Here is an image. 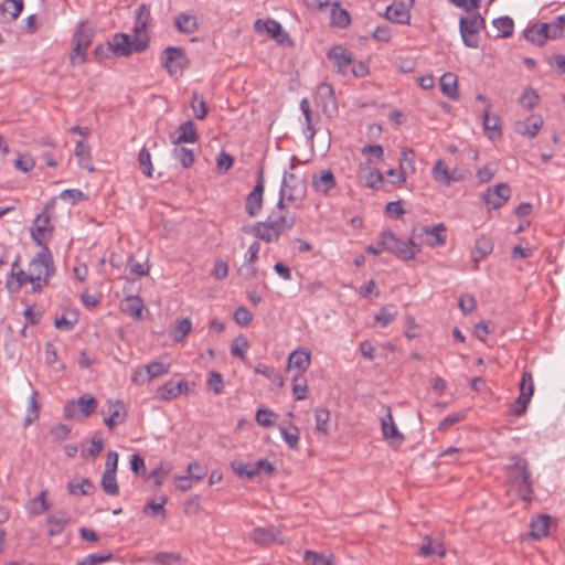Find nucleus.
<instances>
[{
	"instance_id": "9d476101",
	"label": "nucleus",
	"mask_w": 565,
	"mask_h": 565,
	"mask_svg": "<svg viewBox=\"0 0 565 565\" xmlns=\"http://www.w3.org/2000/svg\"><path fill=\"white\" fill-rule=\"evenodd\" d=\"M265 190L264 170L257 172L256 184L245 201V211L250 216H256L263 207V196Z\"/></svg>"
},
{
	"instance_id": "423d86ee",
	"label": "nucleus",
	"mask_w": 565,
	"mask_h": 565,
	"mask_svg": "<svg viewBox=\"0 0 565 565\" xmlns=\"http://www.w3.org/2000/svg\"><path fill=\"white\" fill-rule=\"evenodd\" d=\"M97 408V401L89 394H84L77 399L66 402L63 408V415L66 419L76 418L78 413L84 417H88L95 413Z\"/></svg>"
},
{
	"instance_id": "0eeeda50",
	"label": "nucleus",
	"mask_w": 565,
	"mask_h": 565,
	"mask_svg": "<svg viewBox=\"0 0 565 565\" xmlns=\"http://www.w3.org/2000/svg\"><path fill=\"white\" fill-rule=\"evenodd\" d=\"M383 244L387 245V250L395 254L402 260H409L415 257V252L412 246L419 250V246L412 239L404 242L398 238L393 232H383Z\"/></svg>"
},
{
	"instance_id": "c85d7f7f",
	"label": "nucleus",
	"mask_w": 565,
	"mask_h": 565,
	"mask_svg": "<svg viewBox=\"0 0 565 565\" xmlns=\"http://www.w3.org/2000/svg\"><path fill=\"white\" fill-rule=\"evenodd\" d=\"M46 495L47 491L41 490L35 498L30 499L26 502L25 509L29 512V514L33 516L40 515L50 509L51 504L47 502Z\"/></svg>"
},
{
	"instance_id": "ea45409f",
	"label": "nucleus",
	"mask_w": 565,
	"mask_h": 565,
	"mask_svg": "<svg viewBox=\"0 0 565 565\" xmlns=\"http://www.w3.org/2000/svg\"><path fill=\"white\" fill-rule=\"evenodd\" d=\"M493 250V243L491 238L487 236H481L476 241V246L473 250V260L475 263L480 262L487 255H489Z\"/></svg>"
},
{
	"instance_id": "8fccbe9b",
	"label": "nucleus",
	"mask_w": 565,
	"mask_h": 565,
	"mask_svg": "<svg viewBox=\"0 0 565 565\" xmlns=\"http://www.w3.org/2000/svg\"><path fill=\"white\" fill-rule=\"evenodd\" d=\"M250 539L259 545H266L275 541V533L273 529L257 527L250 533Z\"/></svg>"
},
{
	"instance_id": "864d4df0",
	"label": "nucleus",
	"mask_w": 565,
	"mask_h": 565,
	"mask_svg": "<svg viewBox=\"0 0 565 565\" xmlns=\"http://www.w3.org/2000/svg\"><path fill=\"white\" fill-rule=\"evenodd\" d=\"M280 434L282 439L291 449H297L299 445V429L296 426L280 427Z\"/></svg>"
},
{
	"instance_id": "f257e3e1",
	"label": "nucleus",
	"mask_w": 565,
	"mask_h": 565,
	"mask_svg": "<svg viewBox=\"0 0 565 565\" xmlns=\"http://www.w3.org/2000/svg\"><path fill=\"white\" fill-rule=\"evenodd\" d=\"M513 460L514 462L508 468L509 482L522 500L529 501L533 495V482L527 461L520 457H515Z\"/></svg>"
},
{
	"instance_id": "4d7b16f0",
	"label": "nucleus",
	"mask_w": 565,
	"mask_h": 565,
	"mask_svg": "<svg viewBox=\"0 0 565 565\" xmlns=\"http://www.w3.org/2000/svg\"><path fill=\"white\" fill-rule=\"evenodd\" d=\"M138 163H139L140 169L142 170L145 175H147V177H151L152 175L153 166H152V162H151V154L148 151V149L142 148L139 151Z\"/></svg>"
},
{
	"instance_id": "a211bd4d",
	"label": "nucleus",
	"mask_w": 565,
	"mask_h": 565,
	"mask_svg": "<svg viewBox=\"0 0 565 565\" xmlns=\"http://www.w3.org/2000/svg\"><path fill=\"white\" fill-rule=\"evenodd\" d=\"M310 353L306 350H295L290 353L288 358L289 367L296 369V374L294 375V380L297 381L298 377H302L303 373L310 365Z\"/></svg>"
},
{
	"instance_id": "cd10ccee",
	"label": "nucleus",
	"mask_w": 565,
	"mask_h": 565,
	"mask_svg": "<svg viewBox=\"0 0 565 565\" xmlns=\"http://www.w3.org/2000/svg\"><path fill=\"white\" fill-rule=\"evenodd\" d=\"M255 28L257 31H266L273 39H275L279 43H282V41H284L282 38L288 36L282 31L280 23L275 20L263 21V20L258 19L255 22Z\"/></svg>"
},
{
	"instance_id": "680f3d73",
	"label": "nucleus",
	"mask_w": 565,
	"mask_h": 565,
	"mask_svg": "<svg viewBox=\"0 0 565 565\" xmlns=\"http://www.w3.org/2000/svg\"><path fill=\"white\" fill-rule=\"evenodd\" d=\"M170 471L171 466L169 463L161 462L156 469L151 471L150 478L154 480L156 486H161Z\"/></svg>"
},
{
	"instance_id": "a878e982",
	"label": "nucleus",
	"mask_w": 565,
	"mask_h": 565,
	"mask_svg": "<svg viewBox=\"0 0 565 565\" xmlns=\"http://www.w3.org/2000/svg\"><path fill=\"white\" fill-rule=\"evenodd\" d=\"M178 137L172 139V143H194L199 140L195 125L192 120L181 124L177 129Z\"/></svg>"
},
{
	"instance_id": "b1692460",
	"label": "nucleus",
	"mask_w": 565,
	"mask_h": 565,
	"mask_svg": "<svg viewBox=\"0 0 565 565\" xmlns=\"http://www.w3.org/2000/svg\"><path fill=\"white\" fill-rule=\"evenodd\" d=\"M70 521V515L66 511L57 510L49 513L46 515V523L50 525L49 527V535L55 536L60 535L63 531L65 525Z\"/></svg>"
},
{
	"instance_id": "2f4dec72",
	"label": "nucleus",
	"mask_w": 565,
	"mask_h": 565,
	"mask_svg": "<svg viewBox=\"0 0 565 565\" xmlns=\"http://www.w3.org/2000/svg\"><path fill=\"white\" fill-rule=\"evenodd\" d=\"M551 518L547 514H540L532 520L530 524V534L532 537L540 540L547 536L550 530Z\"/></svg>"
},
{
	"instance_id": "a18cd8bd",
	"label": "nucleus",
	"mask_w": 565,
	"mask_h": 565,
	"mask_svg": "<svg viewBox=\"0 0 565 565\" xmlns=\"http://www.w3.org/2000/svg\"><path fill=\"white\" fill-rule=\"evenodd\" d=\"M40 415V404L38 402V392L33 391L29 398V406L24 418V426L28 427L34 423Z\"/></svg>"
},
{
	"instance_id": "a19ab883",
	"label": "nucleus",
	"mask_w": 565,
	"mask_h": 565,
	"mask_svg": "<svg viewBox=\"0 0 565 565\" xmlns=\"http://www.w3.org/2000/svg\"><path fill=\"white\" fill-rule=\"evenodd\" d=\"M351 22L350 15L345 9L340 7L339 2L332 3L331 23L338 28H347Z\"/></svg>"
},
{
	"instance_id": "13d9d810",
	"label": "nucleus",
	"mask_w": 565,
	"mask_h": 565,
	"mask_svg": "<svg viewBox=\"0 0 565 565\" xmlns=\"http://www.w3.org/2000/svg\"><path fill=\"white\" fill-rule=\"evenodd\" d=\"M539 94L533 88H525L521 95L519 103L521 106L532 109L537 105Z\"/></svg>"
},
{
	"instance_id": "393cba45",
	"label": "nucleus",
	"mask_w": 565,
	"mask_h": 565,
	"mask_svg": "<svg viewBox=\"0 0 565 565\" xmlns=\"http://www.w3.org/2000/svg\"><path fill=\"white\" fill-rule=\"evenodd\" d=\"M20 257L18 256L12 264V269L9 279L7 280V288L10 292H18L23 285L29 282V273L23 269H17Z\"/></svg>"
},
{
	"instance_id": "58836bf2",
	"label": "nucleus",
	"mask_w": 565,
	"mask_h": 565,
	"mask_svg": "<svg viewBox=\"0 0 565 565\" xmlns=\"http://www.w3.org/2000/svg\"><path fill=\"white\" fill-rule=\"evenodd\" d=\"M398 315L397 307L395 305H387L382 307L375 315L374 319L381 327H387L395 320Z\"/></svg>"
},
{
	"instance_id": "052dcab7",
	"label": "nucleus",
	"mask_w": 565,
	"mask_h": 565,
	"mask_svg": "<svg viewBox=\"0 0 565 565\" xmlns=\"http://www.w3.org/2000/svg\"><path fill=\"white\" fill-rule=\"evenodd\" d=\"M531 401H527L523 394H519L514 403L510 406V413L513 416L520 417L527 411V406Z\"/></svg>"
},
{
	"instance_id": "4c0bfd02",
	"label": "nucleus",
	"mask_w": 565,
	"mask_h": 565,
	"mask_svg": "<svg viewBox=\"0 0 565 565\" xmlns=\"http://www.w3.org/2000/svg\"><path fill=\"white\" fill-rule=\"evenodd\" d=\"M493 28L497 30V38H509L513 34L514 22L510 17H500L492 21Z\"/></svg>"
},
{
	"instance_id": "5701e85b",
	"label": "nucleus",
	"mask_w": 565,
	"mask_h": 565,
	"mask_svg": "<svg viewBox=\"0 0 565 565\" xmlns=\"http://www.w3.org/2000/svg\"><path fill=\"white\" fill-rule=\"evenodd\" d=\"M416 171L415 152L413 149L404 148L401 151L398 183H404L408 174Z\"/></svg>"
},
{
	"instance_id": "c9c22d12",
	"label": "nucleus",
	"mask_w": 565,
	"mask_h": 565,
	"mask_svg": "<svg viewBox=\"0 0 565 565\" xmlns=\"http://www.w3.org/2000/svg\"><path fill=\"white\" fill-rule=\"evenodd\" d=\"M95 31L86 23H81L73 35V42L81 44L84 49H88L93 42Z\"/></svg>"
},
{
	"instance_id": "c03bdc74",
	"label": "nucleus",
	"mask_w": 565,
	"mask_h": 565,
	"mask_svg": "<svg viewBox=\"0 0 565 565\" xmlns=\"http://www.w3.org/2000/svg\"><path fill=\"white\" fill-rule=\"evenodd\" d=\"M424 234L433 238V241L429 242L430 246L444 245L446 243V227L443 223L433 227H425Z\"/></svg>"
},
{
	"instance_id": "6ab92c4d",
	"label": "nucleus",
	"mask_w": 565,
	"mask_h": 565,
	"mask_svg": "<svg viewBox=\"0 0 565 565\" xmlns=\"http://www.w3.org/2000/svg\"><path fill=\"white\" fill-rule=\"evenodd\" d=\"M107 49L117 55L129 56L135 51V41L131 42L125 33H117L108 42Z\"/></svg>"
},
{
	"instance_id": "c756f323",
	"label": "nucleus",
	"mask_w": 565,
	"mask_h": 565,
	"mask_svg": "<svg viewBox=\"0 0 565 565\" xmlns=\"http://www.w3.org/2000/svg\"><path fill=\"white\" fill-rule=\"evenodd\" d=\"M440 89L448 98L456 100L458 98V78L454 73H445L440 77Z\"/></svg>"
},
{
	"instance_id": "4468645a",
	"label": "nucleus",
	"mask_w": 565,
	"mask_h": 565,
	"mask_svg": "<svg viewBox=\"0 0 565 565\" xmlns=\"http://www.w3.org/2000/svg\"><path fill=\"white\" fill-rule=\"evenodd\" d=\"M102 413L105 415L104 423L110 430L117 425L125 423L127 418V411L121 401H108L107 409H103Z\"/></svg>"
},
{
	"instance_id": "69168bd1",
	"label": "nucleus",
	"mask_w": 565,
	"mask_h": 565,
	"mask_svg": "<svg viewBox=\"0 0 565 565\" xmlns=\"http://www.w3.org/2000/svg\"><path fill=\"white\" fill-rule=\"evenodd\" d=\"M207 386L210 390H212L214 392V394L218 395L223 392V386H224V383H223V377H222V374L216 372V371H211L209 373V379H207Z\"/></svg>"
},
{
	"instance_id": "4be33fe9",
	"label": "nucleus",
	"mask_w": 565,
	"mask_h": 565,
	"mask_svg": "<svg viewBox=\"0 0 565 565\" xmlns=\"http://www.w3.org/2000/svg\"><path fill=\"white\" fill-rule=\"evenodd\" d=\"M381 429L385 439H391L392 441H397L398 444L404 440V436L397 429L394 423L390 407H385V416L381 418Z\"/></svg>"
},
{
	"instance_id": "79ce46f5",
	"label": "nucleus",
	"mask_w": 565,
	"mask_h": 565,
	"mask_svg": "<svg viewBox=\"0 0 565 565\" xmlns=\"http://www.w3.org/2000/svg\"><path fill=\"white\" fill-rule=\"evenodd\" d=\"M75 156L77 158L78 164L87 169L88 171H94V168L89 166L90 162V149L87 143L82 140L76 142L75 147Z\"/></svg>"
},
{
	"instance_id": "e433bc0d",
	"label": "nucleus",
	"mask_w": 565,
	"mask_h": 565,
	"mask_svg": "<svg viewBox=\"0 0 565 565\" xmlns=\"http://www.w3.org/2000/svg\"><path fill=\"white\" fill-rule=\"evenodd\" d=\"M547 24L546 23H542V24H539V25H534L532 28H530L526 33H525V38L539 45V46H542L545 44L546 40L548 39V35H547Z\"/></svg>"
},
{
	"instance_id": "9b49d317",
	"label": "nucleus",
	"mask_w": 565,
	"mask_h": 565,
	"mask_svg": "<svg viewBox=\"0 0 565 565\" xmlns=\"http://www.w3.org/2000/svg\"><path fill=\"white\" fill-rule=\"evenodd\" d=\"M511 196V190L508 183H499L493 188H488L482 194V201L494 210L502 207Z\"/></svg>"
},
{
	"instance_id": "f03ea898",
	"label": "nucleus",
	"mask_w": 565,
	"mask_h": 565,
	"mask_svg": "<svg viewBox=\"0 0 565 565\" xmlns=\"http://www.w3.org/2000/svg\"><path fill=\"white\" fill-rule=\"evenodd\" d=\"M294 215H279L277 217L271 213L266 221L257 222V238L270 244L279 241L281 234L295 226Z\"/></svg>"
},
{
	"instance_id": "603ef678",
	"label": "nucleus",
	"mask_w": 565,
	"mask_h": 565,
	"mask_svg": "<svg viewBox=\"0 0 565 565\" xmlns=\"http://www.w3.org/2000/svg\"><path fill=\"white\" fill-rule=\"evenodd\" d=\"M305 561L310 563L311 565H335L333 556H324L321 553L307 550L303 554Z\"/></svg>"
},
{
	"instance_id": "ddd939ff",
	"label": "nucleus",
	"mask_w": 565,
	"mask_h": 565,
	"mask_svg": "<svg viewBox=\"0 0 565 565\" xmlns=\"http://www.w3.org/2000/svg\"><path fill=\"white\" fill-rule=\"evenodd\" d=\"M328 58L332 61L337 72L347 75L353 62V54L341 45L333 46L328 52Z\"/></svg>"
},
{
	"instance_id": "49530a36",
	"label": "nucleus",
	"mask_w": 565,
	"mask_h": 565,
	"mask_svg": "<svg viewBox=\"0 0 565 565\" xmlns=\"http://www.w3.org/2000/svg\"><path fill=\"white\" fill-rule=\"evenodd\" d=\"M316 429L323 435L329 434L330 412L324 407H318L315 412Z\"/></svg>"
},
{
	"instance_id": "412c9836",
	"label": "nucleus",
	"mask_w": 565,
	"mask_h": 565,
	"mask_svg": "<svg viewBox=\"0 0 565 565\" xmlns=\"http://www.w3.org/2000/svg\"><path fill=\"white\" fill-rule=\"evenodd\" d=\"M543 126V119L539 115H531L524 120L515 122V131L522 136L534 138Z\"/></svg>"
},
{
	"instance_id": "2eb2a0df",
	"label": "nucleus",
	"mask_w": 565,
	"mask_h": 565,
	"mask_svg": "<svg viewBox=\"0 0 565 565\" xmlns=\"http://www.w3.org/2000/svg\"><path fill=\"white\" fill-rule=\"evenodd\" d=\"M52 231L53 227L50 224V216L46 211H43L33 221L31 236L39 246H47L44 239L46 234H51Z\"/></svg>"
},
{
	"instance_id": "6e6552de",
	"label": "nucleus",
	"mask_w": 565,
	"mask_h": 565,
	"mask_svg": "<svg viewBox=\"0 0 565 565\" xmlns=\"http://www.w3.org/2000/svg\"><path fill=\"white\" fill-rule=\"evenodd\" d=\"M163 66L170 75L182 73L189 67L190 61L186 57L185 50L180 46H168L163 51Z\"/></svg>"
},
{
	"instance_id": "338daca9",
	"label": "nucleus",
	"mask_w": 565,
	"mask_h": 565,
	"mask_svg": "<svg viewBox=\"0 0 565 565\" xmlns=\"http://www.w3.org/2000/svg\"><path fill=\"white\" fill-rule=\"evenodd\" d=\"M158 394H159V398L164 402H169L179 396L178 391L174 387V383L171 381L167 382L162 386H160L158 388Z\"/></svg>"
},
{
	"instance_id": "aec40b11",
	"label": "nucleus",
	"mask_w": 565,
	"mask_h": 565,
	"mask_svg": "<svg viewBox=\"0 0 565 565\" xmlns=\"http://www.w3.org/2000/svg\"><path fill=\"white\" fill-rule=\"evenodd\" d=\"M312 188L316 192L327 195L337 185L334 174L331 170H321L312 177Z\"/></svg>"
},
{
	"instance_id": "bf43d9fd",
	"label": "nucleus",
	"mask_w": 565,
	"mask_h": 565,
	"mask_svg": "<svg viewBox=\"0 0 565 565\" xmlns=\"http://www.w3.org/2000/svg\"><path fill=\"white\" fill-rule=\"evenodd\" d=\"M277 415L267 408L258 409L256 413V422L263 427H271L275 424Z\"/></svg>"
},
{
	"instance_id": "de8ad7c7",
	"label": "nucleus",
	"mask_w": 565,
	"mask_h": 565,
	"mask_svg": "<svg viewBox=\"0 0 565 565\" xmlns=\"http://www.w3.org/2000/svg\"><path fill=\"white\" fill-rule=\"evenodd\" d=\"M23 0H3L0 6V11L3 14L10 15L11 19H17L23 10Z\"/></svg>"
},
{
	"instance_id": "6e6d98bb",
	"label": "nucleus",
	"mask_w": 565,
	"mask_h": 565,
	"mask_svg": "<svg viewBox=\"0 0 565 565\" xmlns=\"http://www.w3.org/2000/svg\"><path fill=\"white\" fill-rule=\"evenodd\" d=\"M534 392V382L532 374L529 372H524L522 374V379L520 382V392L519 394H523L527 401H531Z\"/></svg>"
},
{
	"instance_id": "7c9ffc66",
	"label": "nucleus",
	"mask_w": 565,
	"mask_h": 565,
	"mask_svg": "<svg viewBox=\"0 0 565 565\" xmlns=\"http://www.w3.org/2000/svg\"><path fill=\"white\" fill-rule=\"evenodd\" d=\"M174 25L179 32L184 34H192L199 29L196 17L188 13L178 14L174 18Z\"/></svg>"
},
{
	"instance_id": "7ed1b4c3",
	"label": "nucleus",
	"mask_w": 565,
	"mask_h": 565,
	"mask_svg": "<svg viewBox=\"0 0 565 565\" xmlns=\"http://www.w3.org/2000/svg\"><path fill=\"white\" fill-rule=\"evenodd\" d=\"M29 281L43 279V284H49V279L55 273L52 253L47 246L32 258L28 268Z\"/></svg>"
},
{
	"instance_id": "774afa93",
	"label": "nucleus",
	"mask_w": 565,
	"mask_h": 565,
	"mask_svg": "<svg viewBox=\"0 0 565 565\" xmlns=\"http://www.w3.org/2000/svg\"><path fill=\"white\" fill-rule=\"evenodd\" d=\"M113 558V554H89L85 556L82 561L77 562V565H97Z\"/></svg>"
},
{
	"instance_id": "f704fd0d",
	"label": "nucleus",
	"mask_w": 565,
	"mask_h": 565,
	"mask_svg": "<svg viewBox=\"0 0 565 565\" xmlns=\"http://www.w3.org/2000/svg\"><path fill=\"white\" fill-rule=\"evenodd\" d=\"M142 309L143 302L138 296H129L121 301V310L132 318H140Z\"/></svg>"
},
{
	"instance_id": "72a5a7b5",
	"label": "nucleus",
	"mask_w": 565,
	"mask_h": 565,
	"mask_svg": "<svg viewBox=\"0 0 565 565\" xmlns=\"http://www.w3.org/2000/svg\"><path fill=\"white\" fill-rule=\"evenodd\" d=\"M419 554L425 557L438 556L443 558L446 555V550L439 541H434L429 536H426L424 543L419 548Z\"/></svg>"
},
{
	"instance_id": "20e7f679",
	"label": "nucleus",
	"mask_w": 565,
	"mask_h": 565,
	"mask_svg": "<svg viewBox=\"0 0 565 565\" xmlns=\"http://www.w3.org/2000/svg\"><path fill=\"white\" fill-rule=\"evenodd\" d=\"M486 26V20L475 13L469 18L462 17L459 21V30L466 46L477 49L479 46L478 34Z\"/></svg>"
},
{
	"instance_id": "e2e57ef3",
	"label": "nucleus",
	"mask_w": 565,
	"mask_h": 565,
	"mask_svg": "<svg viewBox=\"0 0 565 565\" xmlns=\"http://www.w3.org/2000/svg\"><path fill=\"white\" fill-rule=\"evenodd\" d=\"M231 467L238 477H245L247 479L254 478V472L252 469L253 465L250 463H245L243 461L235 460L231 462Z\"/></svg>"
},
{
	"instance_id": "0e129e2a",
	"label": "nucleus",
	"mask_w": 565,
	"mask_h": 565,
	"mask_svg": "<svg viewBox=\"0 0 565 565\" xmlns=\"http://www.w3.org/2000/svg\"><path fill=\"white\" fill-rule=\"evenodd\" d=\"M181 559L180 554L173 552H159L154 555L153 562L157 565H172Z\"/></svg>"
},
{
	"instance_id": "39448f33",
	"label": "nucleus",
	"mask_w": 565,
	"mask_h": 565,
	"mask_svg": "<svg viewBox=\"0 0 565 565\" xmlns=\"http://www.w3.org/2000/svg\"><path fill=\"white\" fill-rule=\"evenodd\" d=\"M151 21L150 8L147 4H141L137 8L135 14V51L143 52L148 46V36L145 33Z\"/></svg>"
},
{
	"instance_id": "3c124183",
	"label": "nucleus",
	"mask_w": 565,
	"mask_h": 565,
	"mask_svg": "<svg viewBox=\"0 0 565 565\" xmlns=\"http://www.w3.org/2000/svg\"><path fill=\"white\" fill-rule=\"evenodd\" d=\"M433 177L436 181L445 185L450 184V171L443 160H437L431 170Z\"/></svg>"
},
{
	"instance_id": "1a4fd4ad",
	"label": "nucleus",
	"mask_w": 565,
	"mask_h": 565,
	"mask_svg": "<svg viewBox=\"0 0 565 565\" xmlns=\"http://www.w3.org/2000/svg\"><path fill=\"white\" fill-rule=\"evenodd\" d=\"M170 364L152 361L151 363L135 370L131 380L137 384H146L169 372Z\"/></svg>"
},
{
	"instance_id": "5fc2aeb1",
	"label": "nucleus",
	"mask_w": 565,
	"mask_h": 565,
	"mask_svg": "<svg viewBox=\"0 0 565 565\" xmlns=\"http://www.w3.org/2000/svg\"><path fill=\"white\" fill-rule=\"evenodd\" d=\"M174 157L180 161L183 168H189L194 162V153L185 147H177L173 150Z\"/></svg>"
},
{
	"instance_id": "473e14b6",
	"label": "nucleus",
	"mask_w": 565,
	"mask_h": 565,
	"mask_svg": "<svg viewBox=\"0 0 565 565\" xmlns=\"http://www.w3.org/2000/svg\"><path fill=\"white\" fill-rule=\"evenodd\" d=\"M192 330V322L189 318L177 319L170 330V338L175 342H182Z\"/></svg>"
},
{
	"instance_id": "09e8293b",
	"label": "nucleus",
	"mask_w": 565,
	"mask_h": 565,
	"mask_svg": "<svg viewBox=\"0 0 565 565\" xmlns=\"http://www.w3.org/2000/svg\"><path fill=\"white\" fill-rule=\"evenodd\" d=\"M102 489L109 495H117L119 493V487L117 483L116 472L104 471L102 481Z\"/></svg>"
},
{
	"instance_id": "f8f14e48",
	"label": "nucleus",
	"mask_w": 565,
	"mask_h": 565,
	"mask_svg": "<svg viewBox=\"0 0 565 565\" xmlns=\"http://www.w3.org/2000/svg\"><path fill=\"white\" fill-rule=\"evenodd\" d=\"M414 0H394L385 10V18L394 23L408 24Z\"/></svg>"
},
{
	"instance_id": "dca6fc26",
	"label": "nucleus",
	"mask_w": 565,
	"mask_h": 565,
	"mask_svg": "<svg viewBox=\"0 0 565 565\" xmlns=\"http://www.w3.org/2000/svg\"><path fill=\"white\" fill-rule=\"evenodd\" d=\"M280 191L285 192L286 195L292 194L296 202L305 196L306 185L294 173H285Z\"/></svg>"
},
{
	"instance_id": "37998d69",
	"label": "nucleus",
	"mask_w": 565,
	"mask_h": 565,
	"mask_svg": "<svg viewBox=\"0 0 565 565\" xmlns=\"http://www.w3.org/2000/svg\"><path fill=\"white\" fill-rule=\"evenodd\" d=\"M95 489L93 482L83 478L81 481H70L67 483V490L73 495H87Z\"/></svg>"
},
{
	"instance_id": "bb28decb",
	"label": "nucleus",
	"mask_w": 565,
	"mask_h": 565,
	"mask_svg": "<svg viewBox=\"0 0 565 565\" xmlns=\"http://www.w3.org/2000/svg\"><path fill=\"white\" fill-rule=\"evenodd\" d=\"M360 178L364 181V184L371 189H379L384 181L382 172L370 164L361 166Z\"/></svg>"
},
{
	"instance_id": "f3484780",
	"label": "nucleus",
	"mask_w": 565,
	"mask_h": 565,
	"mask_svg": "<svg viewBox=\"0 0 565 565\" xmlns=\"http://www.w3.org/2000/svg\"><path fill=\"white\" fill-rule=\"evenodd\" d=\"M491 105L488 104V106L484 108L482 114V127L486 136L494 141L501 137V125H500V118L495 115H490Z\"/></svg>"
}]
</instances>
